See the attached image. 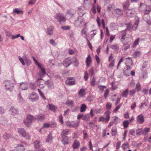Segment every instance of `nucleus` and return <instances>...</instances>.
<instances>
[{
	"instance_id": "nucleus-26",
	"label": "nucleus",
	"mask_w": 151,
	"mask_h": 151,
	"mask_svg": "<svg viewBox=\"0 0 151 151\" xmlns=\"http://www.w3.org/2000/svg\"><path fill=\"white\" fill-rule=\"evenodd\" d=\"M45 117V116L44 115L40 114L37 116L36 118L34 117V119H37L38 120L41 121L44 119Z\"/></svg>"
},
{
	"instance_id": "nucleus-3",
	"label": "nucleus",
	"mask_w": 151,
	"mask_h": 151,
	"mask_svg": "<svg viewBox=\"0 0 151 151\" xmlns=\"http://www.w3.org/2000/svg\"><path fill=\"white\" fill-rule=\"evenodd\" d=\"M54 17L59 22L61 23L62 22H64L66 21V19L62 14L60 13L56 14Z\"/></svg>"
},
{
	"instance_id": "nucleus-36",
	"label": "nucleus",
	"mask_w": 151,
	"mask_h": 151,
	"mask_svg": "<svg viewBox=\"0 0 151 151\" xmlns=\"http://www.w3.org/2000/svg\"><path fill=\"white\" fill-rule=\"evenodd\" d=\"M13 12L17 14H19L20 13H21V14H23V11L22 10H19L18 8H16L14 9Z\"/></svg>"
},
{
	"instance_id": "nucleus-51",
	"label": "nucleus",
	"mask_w": 151,
	"mask_h": 151,
	"mask_svg": "<svg viewBox=\"0 0 151 151\" xmlns=\"http://www.w3.org/2000/svg\"><path fill=\"white\" fill-rule=\"evenodd\" d=\"M58 119L59 120V121L61 124H63V117L62 115H59L58 116Z\"/></svg>"
},
{
	"instance_id": "nucleus-48",
	"label": "nucleus",
	"mask_w": 151,
	"mask_h": 151,
	"mask_svg": "<svg viewBox=\"0 0 151 151\" xmlns=\"http://www.w3.org/2000/svg\"><path fill=\"white\" fill-rule=\"evenodd\" d=\"M73 10H67V13L70 15H74V14L75 13V12H72Z\"/></svg>"
},
{
	"instance_id": "nucleus-40",
	"label": "nucleus",
	"mask_w": 151,
	"mask_h": 151,
	"mask_svg": "<svg viewBox=\"0 0 151 151\" xmlns=\"http://www.w3.org/2000/svg\"><path fill=\"white\" fill-rule=\"evenodd\" d=\"M139 40V38H137L136 40H135L134 41V42L133 44L132 47H133L134 48L136 46H137L138 44V42Z\"/></svg>"
},
{
	"instance_id": "nucleus-12",
	"label": "nucleus",
	"mask_w": 151,
	"mask_h": 151,
	"mask_svg": "<svg viewBox=\"0 0 151 151\" xmlns=\"http://www.w3.org/2000/svg\"><path fill=\"white\" fill-rule=\"evenodd\" d=\"M86 62V66L88 68L89 67L92 62L91 58L90 55H89L87 58Z\"/></svg>"
},
{
	"instance_id": "nucleus-9",
	"label": "nucleus",
	"mask_w": 151,
	"mask_h": 151,
	"mask_svg": "<svg viewBox=\"0 0 151 151\" xmlns=\"http://www.w3.org/2000/svg\"><path fill=\"white\" fill-rule=\"evenodd\" d=\"M137 122L139 124H142L144 122V116L142 114H140L136 118Z\"/></svg>"
},
{
	"instance_id": "nucleus-14",
	"label": "nucleus",
	"mask_w": 151,
	"mask_h": 151,
	"mask_svg": "<svg viewBox=\"0 0 151 151\" xmlns=\"http://www.w3.org/2000/svg\"><path fill=\"white\" fill-rule=\"evenodd\" d=\"M135 11L134 9H127L126 10V13L127 16L132 17L134 14Z\"/></svg>"
},
{
	"instance_id": "nucleus-39",
	"label": "nucleus",
	"mask_w": 151,
	"mask_h": 151,
	"mask_svg": "<svg viewBox=\"0 0 151 151\" xmlns=\"http://www.w3.org/2000/svg\"><path fill=\"white\" fill-rule=\"evenodd\" d=\"M110 62V63L108 67L110 68L114 66L115 64V60H112Z\"/></svg>"
},
{
	"instance_id": "nucleus-18",
	"label": "nucleus",
	"mask_w": 151,
	"mask_h": 151,
	"mask_svg": "<svg viewBox=\"0 0 151 151\" xmlns=\"http://www.w3.org/2000/svg\"><path fill=\"white\" fill-rule=\"evenodd\" d=\"M9 112L11 114L13 115L17 114L18 113L17 111L13 107H11L10 109Z\"/></svg>"
},
{
	"instance_id": "nucleus-15",
	"label": "nucleus",
	"mask_w": 151,
	"mask_h": 151,
	"mask_svg": "<svg viewBox=\"0 0 151 151\" xmlns=\"http://www.w3.org/2000/svg\"><path fill=\"white\" fill-rule=\"evenodd\" d=\"M86 94L85 89L83 88H81L79 91L78 95L80 97H81L84 96Z\"/></svg>"
},
{
	"instance_id": "nucleus-41",
	"label": "nucleus",
	"mask_w": 151,
	"mask_h": 151,
	"mask_svg": "<svg viewBox=\"0 0 151 151\" xmlns=\"http://www.w3.org/2000/svg\"><path fill=\"white\" fill-rule=\"evenodd\" d=\"M10 137V135L7 133H5L3 136V138L5 139H9Z\"/></svg>"
},
{
	"instance_id": "nucleus-34",
	"label": "nucleus",
	"mask_w": 151,
	"mask_h": 151,
	"mask_svg": "<svg viewBox=\"0 0 151 151\" xmlns=\"http://www.w3.org/2000/svg\"><path fill=\"white\" fill-rule=\"evenodd\" d=\"M110 47L111 49L114 50L116 51H118L119 49V46L116 45H112Z\"/></svg>"
},
{
	"instance_id": "nucleus-64",
	"label": "nucleus",
	"mask_w": 151,
	"mask_h": 151,
	"mask_svg": "<svg viewBox=\"0 0 151 151\" xmlns=\"http://www.w3.org/2000/svg\"><path fill=\"white\" fill-rule=\"evenodd\" d=\"M136 92V91L134 89H132L130 91L129 93L131 95L134 96V94Z\"/></svg>"
},
{
	"instance_id": "nucleus-4",
	"label": "nucleus",
	"mask_w": 151,
	"mask_h": 151,
	"mask_svg": "<svg viewBox=\"0 0 151 151\" xmlns=\"http://www.w3.org/2000/svg\"><path fill=\"white\" fill-rule=\"evenodd\" d=\"M34 117L30 115L27 116V118L24 121V124L28 127L32 124V121L34 119Z\"/></svg>"
},
{
	"instance_id": "nucleus-56",
	"label": "nucleus",
	"mask_w": 151,
	"mask_h": 151,
	"mask_svg": "<svg viewBox=\"0 0 151 151\" xmlns=\"http://www.w3.org/2000/svg\"><path fill=\"white\" fill-rule=\"evenodd\" d=\"M89 74L91 75V76H93L94 73L93 68H91L89 71Z\"/></svg>"
},
{
	"instance_id": "nucleus-13",
	"label": "nucleus",
	"mask_w": 151,
	"mask_h": 151,
	"mask_svg": "<svg viewBox=\"0 0 151 151\" xmlns=\"http://www.w3.org/2000/svg\"><path fill=\"white\" fill-rule=\"evenodd\" d=\"M80 146V142L77 140H75L73 144L72 147L74 149H77Z\"/></svg>"
},
{
	"instance_id": "nucleus-59",
	"label": "nucleus",
	"mask_w": 151,
	"mask_h": 151,
	"mask_svg": "<svg viewBox=\"0 0 151 151\" xmlns=\"http://www.w3.org/2000/svg\"><path fill=\"white\" fill-rule=\"evenodd\" d=\"M129 72L127 70H125L124 72V74L127 76H129Z\"/></svg>"
},
{
	"instance_id": "nucleus-47",
	"label": "nucleus",
	"mask_w": 151,
	"mask_h": 151,
	"mask_svg": "<svg viewBox=\"0 0 151 151\" xmlns=\"http://www.w3.org/2000/svg\"><path fill=\"white\" fill-rule=\"evenodd\" d=\"M114 83L113 82H112L111 83V89L112 90H114L117 88V85H114Z\"/></svg>"
},
{
	"instance_id": "nucleus-17",
	"label": "nucleus",
	"mask_w": 151,
	"mask_h": 151,
	"mask_svg": "<svg viewBox=\"0 0 151 151\" xmlns=\"http://www.w3.org/2000/svg\"><path fill=\"white\" fill-rule=\"evenodd\" d=\"M141 53L140 51L138 50L135 51L133 54V57L134 58L137 57H140L141 56Z\"/></svg>"
},
{
	"instance_id": "nucleus-28",
	"label": "nucleus",
	"mask_w": 151,
	"mask_h": 151,
	"mask_svg": "<svg viewBox=\"0 0 151 151\" xmlns=\"http://www.w3.org/2000/svg\"><path fill=\"white\" fill-rule=\"evenodd\" d=\"M74 101L72 100H68L65 103L66 105L68 106H72L73 105Z\"/></svg>"
},
{
	"instance_id": "nucleus-29",
	"label": "nucleus",
	"mask_w": 151,
	"mask_h": 151,
	"mask_svg": "<svg viewBox=\"0 0 151 151\" xmlns=\"http://www.w3.org/2000/svg\"><path fill=\"white\" fill-rule=\"evenodd\" d=\"M122 148L124 150H126L129 147V144L126 142L122 144Z\"/></svg>"
},
{
	"instance_id": "nucleus-21",
	"label": "nucleus",
	"mask_w": 151,
	"mask_h": 151,
	"mask_svg": "<svg viewBox=\"0 0 151 151\" xmlns=\"http://www.w3.org/2000/svg\"><path fill=\"white\" fill-rule=\"evenodd\" d=\"M68 123H70V124H68V126L77 128L78 126V124L74 122H68Z\"/></svg>"
},
{
	"instance_id": "nucleus-2",
	"label": "nucleus",
	"mask_w": 151,
	"mask_h": 151,
	"mask_svg": "<svg viewBox=\"0 0 151 151\" xmlns=\"http://www.w3.org/2000/svg\"><path fill=\"white\" fill-rule=\"evenodd\" d=\"M136 19L135 21L134 24L133 26H132V24L131 23H129L127 24V30H131L133 29L135 30L137 29L139 22V18L137 17L135 18Z\"/></svg>"
},
{
	"instance_id": "nucleus-16",
	"label": "nucleus",
	"mask_w": 151,
	"mask_h": 151,
	"mask_svg": "<svg viewBox=\"0 0 151 151\" xmlns=\"http://www.w3.org/2000/svg\"><path fill=\"white\" fill-rule=\"evenodd\" d=\"M110 113L109 111H106L104 113V114L106 115L105 117V118L106 123H107L109 120L110 118Z\"/></svg>"
},
{
	"instance_id": "nucleus-35",
	"label": "nucleus",
	"mask_w": 151,
	"mask_h": 151,
	"mask_svg": "<svg viewBox=\"0 0 151 151\" xmlns=\"http://www.w3.org/2000/svg\"><path fill=\"white\" fill-rule=\"evenodd\" d=\"M86 108V105L84 104H82L81 107V112H84Z\"/></svg>"
},
{
	"instance_id": "nucleus-25",
	"label": "nucleus",
	"mask_w": 151,
	"mask_h": 151,
	"mask_svg": "<svg viewBox=\"0 0 151 151\" xmlns=\"http://www.w3.org/2000/svg\"><path fill=\"white\" fill-rule=\"evenodd\" d=\"M48 106H49V109L50 110L53 111H55V110L57 109L56 106L53 105L49 104Z\"/></svg>"
},
{
	"instance_id": "nucleus-53",
	"label": "nucleus",
	"mask_w": 151,
	"mask_h": 151,
	"mask_svg": "<svg viewBox=\"0 0 151 151\" xmlns=\"http://www.w3.org/2000/svg\"><path fill=\"white\" fill-rule=\"evenodd\" d=\"M95 59L97 62L98 65H99L100 62V59L99 57L97 55H95Z\"/></svg>"
},
{
	"instance_id": "nucleus-45",
	"label": "nucleus",
	"mask_w": 151,
	"mask_h": 151,
	"mask_svg": "<svg viewBox=\"0 0 151 151\" xmlns=\"http://www.w3.org/2000/svg\"><path fill=\"white\" fill-rule=\"evenodd\" d=\"M115 12L116 14L119 15H122L123 14L122 11L119 9H117L115 10Z\"/></svg>"
},
{
	"instance_id": "nucleus-5",
	"label": "nucleus",
	"mask_w": 151,
	"mask_h": 151,
	"mask_svg": "<svg viewBox=\"0 0 151 151\" xmlns=\"http://www.w3.org/2000/svg\"><path fill=\"white\" fill-rule=\"evenodd\" d=\"M18 132L22 136L25 137L27 139H29L30 138L29 135L28 133H27L24 129L22 128L18 129Z\"/></svg>"
},
{
	"instance_id": "nucleus-37",
	"label": "nucleus",
	"mask_w": 151,
	"mask_h": 151,
	"mask_svg": "<svg viewBox=\"0 0 151 151\" xmlns=\"http://www.w3.org/2000/svg\"><path fill=\"white\" fill-rule=\"evenodd\" d=\"M143 134L142 129H137L136 130V135H140Z\"/></svg>"
},
{
	"instance_id": "nucleus-54",
	"label": "nucleus",
	"mask_w": 151,
	"mask_h": 151,
	"mask_svg": "<svg viewBox=\"0 0 151 151\" xmlns=\"http://www.w3.org/2000/svg\"><path fill=\"white\" fill-rule=\"evenodd\" d=\"M95 78L93 77V78L92 80L91 81V86H93L95 84Z\"/></svg>"
},
{
	"instance_id": "nucleus-1",
	"label": "nucleus",
	"mask_w": 151,
	"mask_h": 151,
	"mask_svg": "<svg viewBox=\"0 0 151 151\" xmlns=\"http://www.w3.org/2000/svg\"><path fill=\"white\" fill-rule=\"evenodd\" d=\"M122 37L121 40L124 45H127L131 40V38L130 37H127L126 36V31H123L121 32Z\"/></svg>"
},
{
	"instance_id": "nucleus-24",
	"label": "nucleus",
	"mask_w": 151,
	"mask_h": 151,
	"mask_svg": "<svg viewBox=\"0 0 151 151\" xmlns=\"http://www.w3.org/2000/svg\"><path fill=\"white\" fill-rule=\"evenodd\" d=\"M129 89L127 88L123 91L121 93L122 96L123 97H127L129 94Z\"/></svg>"
},
{
	"instance_id": "nucleus-11",
	"label": "nucleus",
	"mask_w": 151,
	"mask_h": 151,
	"mask_svg": "<svg viewBox=\"0 0 151 151\" xmlns=\"http://www.w3.org/2000/svg\"><path fill=\"white\" fill-rule=\"evenodd\" d=\"M66 84L69 85H73L75 84V81L73 78H68L66 81Z\"/></svg>"
},
{
	"instance_id": "nucleus-58",
	"label": "nucleus",
	"mask_w": 151,
	"mask_h": 151,
	"mask_svg": "<svg viewBox=\"0 0 151 151\" xmlns=\"http://www.w3.org/2000/svg\"><path fill=\"white\" fill-rule=\"evenodd\" d=\"M109 92V91L108 89H107L105 91L104 96L105 98H106Z\"/></svg>"
},
{
	"instance_id": "nucleus-27",
	"label": "nucleus",
	"mask_w": 151,
	"mask_h": 151,
	"mask_svg": "<svg viewBox=\"0 0 151 151\" xmlns=\"http://www.w3.org/2000/svg\"><path fill=\"white\" fill-rule=\"evenodd\" d=\"M54 28L52 26H50L47 29V33L49 35H52Z\"/></svg>"
},
{
	"instance_id": "nucleus-43",
	"label": "nucleus",
	"mask_w": 151,
	"mask_h": 151,
	"mask_svg": "<svg viewBox=\"0 0 151 151\" xmlns=\"http://www.w3.org/2000/svg\"><path fill=\"white\" fill-rule=\"evenodd\" d=\"M38 92L39 93L40 95V96L43 98V99L45 100L46 99V98L44 95V94L39 89H38Z\"/></svg>"
},
{
	"instance_id": "nucleus-60",
	"label": "nucleus",
	"mask_w": 151,
	"mask_h": 151,
	"mask_svg": "<svg viewBox=\"0 0 151 151\" xmlns=\"http://www.w3.org/2000/svg\"><path fill=\"white\" fill-rule=\"evenodd\" d=\"M122 104H121L120 106L118 105L113 110V112L116 113L117 112L118 110L119 109L120 106Z\"/></svg>"
},
{
	"instance_id": "nucleus-8",
	"label": "nucleus",
	"mask_w": 151,
	"mask_h": 151,
	"mask_svg": "<svg viewBox=\"0 0 151 151\" xmlns=\"http://www.w3.org/2000/svg\"><path fill=\"white\" fill-rule=\"evenodd\" d=\"M4 84L6 89H11L13 87V83L10 81H6L4 82Z\"/></svg>"
},
{
	"instance_id": "nucleus-10",
	"label": "nucleus",
	"mask_w": 151,
	"mask_h": 151,
	"mask_svg": "<svg viewBox=\"0 0 151 151\" xmlns=\"http://www.w3.org/2000/svg\"><path fill=\"white\" fill-rule=\"evenodd\" d=\"M37 86L40 88H42L44 87V81L41 78H39L37 80Z\"/></svg>"
},
{
	"instance_id": "nucleus-61",
	"label": "nucleus",
	"mask_w": 151,
	"mask_h": 151,
	"mask_svg": "<svg viewBox=\"0 0 151 151\" xmlns=\"http://www.w3.org/2000/svg\"><path fill=\"white\" fill-rule=\"evenodd\" d=\"M98 88H99L100 90L101 91H103L104 89V88H106V87L105 86H98ZM103 92H102V93Z\"/></svg>"
},
{
	"instance_id": "nucleus-46",
	"label": "nucleus",
	"mask_w": 151,
	"mask_h": 151,
	"mask_svg": "<svg viewBox=\"0 0 151 151\" xmlns=\"http://www.w3.org/2000/svg\"><path fill=\"white\" fill-rule=\"evenodd\" d=\"M123 125L125 128H127L129 124V122L127 120L124 121L123 122Z\"/></svg>"
},
{
	"instance_id": "nucleus-38",
	"label": "nucleus",
	"mask_w": 151,
	"mask_h": 151,
	"mask_svg": "<svg viewBox=\"0 0 151 151\" xmlns=\"http://www.w3.org/2000/svg\"><path fill=\"white\" fill-rule=\"evenodd\" d=\"M127 45H124L122 47V50L125 51L129 48L130 47V44H127Z\"/></svg>"
},
{
	"instance_id": "nucleus-55",
	"label": "nucleus",
	"mask_w": 151,
	"mask_h": 151,
	"mask_svg": "<svg viewBox=\"0 0 151 151\" xmlns=\"http://www.w3.org/2000/svg\"><path fill=\"white\" fill-rule=\"evenodd\" d=\"M87 44L88 46V47H89V48H90V49L91 50H92V46L90 43V42L89 41L88 39H87Z\"/></svg>"
},
{
	"instance_id": "nucleus-23",
	"label": "nucleus",
	"mask_w": 151,
	"mask_h": 151,
	"mask_svg": "<svg viewBox=\"0 0 151 151\" xmlns=\"http://www.w3.org/2000/svg\"><path fill=\"white\" fill-rule=\"evenodd\" d=\"M34 145L35 148L39 149L41 146V143L38 140H36L34 142Z\"/></svg>"
},
{
	"instance_id": "nucleus-42",
	"label": "nucleus",
	"mask_w": 151,
	"mask_h": 151,
	"mask_svg": "<svg viewBox=\"0 0 151 151\" xmlns=\"http://www.w3.org/2000/svg\"><path fill=\"white\" fill-rule=\"evenodd\" d=\"M89 114H87L85 115H83V120H85V121H87L88 120L89 118Z\"/></svg>"
},
{
	"instance_id": "nucleus-49",
	"label": "nucleus",
	"mask_w": 151,
	"mask_h": 151,
	"mask_svg": "<svg viewBox=\"0 0 151 151\" xmlns=\"http://www.w3.org/2000/svg\"><path fill=\"white\" fill-rule=\"evenodd\" d=\"M51 124H49L47 123H45L42 127V128H48L50 127H51Z\"/></svg>"
},
{
	"instance_id": "nucleus-57",
	"label": "nucleus",
	"mask_w": 151,
	"mask_h": 151,
	"mask_svg": "<svg viewBox=\"0 0 151 151\" xmlns=\"http://www.w3.org/2000/svg\"><path fill=\"white\" fill-rule=\"evenodd\" d=\"M129 6V3L128 1H127L125 4L123 5L124 9H126Z\"/></svg>"
},
{
	"instance_id": "nucleus-30",
	"label": "nucleus",
	"mask_w": 151,
	"mask_h": 151,
	"mask_svg": "<svg viewBox=\"0 0 151 151\" xmlns=\"http://www.w3.org/2000/svg\"><path fill=\"white\" fill-rule=\"evenodd\" d=\"M111 134L113 136H116L117 133V129L116 127L112 128L111 131Z\"/></svg>"
},
{
	"instance_id": "nucleus-7",
	"label": "nucleus",
	"mask_w": 151,
	"mask_h": 151,
	"mask_svg": "<svg viewBox=\"0 0 151 151\" xmlns=\"http://www.w3.org/2000/svg\"><path fill=\"white\" fill-rule=\"evenodd\" d=\"M29 99L32 102L36 101L38 99V96L35 93L30 94L29 97Z\"/></svg>"
},
{
	"instance_id": "nucleus-31",
	"label": "nucleus",
	"mask_w": 151,
	"mask_h": 151,
	"mask_svg": "<svg viewBox=\"0 0 151 151\" xmlns=\"http://www.w3.org/2000/svg\"><path fill=\"white\" fill-rule=\"evenodd\" d=\"M69 130L68 129L63 130L61 132V134L62 137L65 136L67 135L68 134Z\"/></svg>"
},
{
	"instance_id": "nucleus-22",
	"label": "nucleus",
	"mask_w": 151,
	"mask_h": 151,
	"mask_svg": "<svg viewBox=\"0 0 151 151\" xmlns=\"http://www.w3.org/2000/svg\"><path fill=\"white\" fill-rule=\"evenodd\" d=\"M17 151H24L25 149L24 147L22 145H19L16 147Z\"/></svg>"
},
{
	"instance_id": "nucleus-6",
	"label": "nucleus",
	"mask_w": 151,
	"mask_h": 151,
	"mask_svg": "<svg viewBox=\"0 0 151 151\" xmlns=\"http://www.w3.org/2000/svg\"><path fill=\"white\" fill-rule=\"evenodd\" d=\"M72 62V60L71 58H67L64 59L63 62V64L65 67L67 68L71 64Z\"/></svg>"
},
{
	"instance_id": "nucleus-62",
	"label": "nucleus",
	"mask_w": 151,
	"mask_h": 151,
	"mask_svg": "<svg viewBox=\"0 0 151 151\" xmlns=\"http://www.w3.org/2000/svg\"><path fill=\"white\" fill-rule=\"evenodd\" d=\"M112 106V104L111 103L108 102L106 105V108L107 109H109Z\"/></svg>"
},
{
	"instance_id": "nucleus-52",
	"label": "nucleus",
	"mask_w": 151,
	"mask_h": 151,
	"mask_svg": "<svg viewBox=\"0 0 151 151\" xmlns=\"http://www.w3.org/2000/svg\"><path fill=\"white\" fill-rule=\"evenodd\" d=\"M88 73L87 71L85 72V74L84 76V78L86 81H87L88 79Z\"/></svg>"
},
{
	"instance_id": "nucleus-63",
	"label": "nucleus",
	"mask_w": 151,
	"mask_h": 151,
	"mask_svg": "<svg viewBox=\"0 0 151 151\" xmlns=\"http://www.w3.org/2000/svg\"><path fill=\"white\" fill-rule=\"evenodd\" d=\"M19 61H20L21 63H22V64L23 65H25V63L23 59V58H21L20 57H19Z\"/></svg>"
},
{
	"instance_id": "nucleus-33",
	"label": "nucleus",
	"mask_w": 151,
	"mask_h": 151,
	"mask_svg": "<svg viewBox=\"0 0 151 151\" xmlns=\"http://www.w3.org/2000/svg\"><path fill=\"white\" fill-rule=\"evenodd\" d=\"M52 139V136L51 134H49L47 136L46 141L48 143H51Z\"/></svg>"
},
{
	"instance_id": "nucleus-32",
	"label": "nucleus",
	"mask_w": 151,
	"mask_h": 151,
	"mask_svg": "<svg viewBox=\"0 0 151 151\" xmlns=\"http://www.w3.org/2000/svg\"><path fill=\"white\" fill-rule=\"evenodd\" d=\"M150 130L149 128H145L144 129H142L143 134L145 135L147 134Z\"/></svg>"
},
{
	"instance_id": "nucleus-50",
	"label": "nucleus",
	"mask_w": 151,
	"mask_h": 151,
	"mask_svg": "<svg viewBox=\"0 0 151 151\" xmlns=\"http://www.w3.org/2000/svg\"><path fill=\"white\" fill-rule=\"evenodd\" d=\"M113 58H114L113 55L112 53H111L110 54V55L109 57V58H108L109 61V62L111 61V60H114V59H113Z\"/></svg>"
},
{
	"instance_id": "nucleus-44",
	"label": "nucleus",
	"mask_w": 151,
	"mask_h": 151,
	"mask_svg": "<svg viewBox=\"0 0 151 151\" xmlns=\"http://www.w3.org/2000/svg\"><path fill=\"white\" fill-rule=\"evenodd\" d=\"M136 89L137 91H139L141 89V86L140 85V83L139 82H138L136 85V86L135 88Z\"/></svg>"
},
{
	"instance_id": "nucleus-19",
	"label": "nucleus",
	"mask_w": 151,
	"mask_h": 151,
	"mask_svg": "<svg viewBox=\"0 0 151 151\" xmlns=\"http://www.w3.org/2000/svg\"><path fill=\"white\" fill-rule=\"evenodd\" d=\"M63 138L62 142L63 143L64 145L67 144L68 143L69 138L67 136L62 137Z\"/></svg>"
},
{
	"instance_id": "nucleus-20",
	"label": "nucleus",
	"mask_w": 151,
	"mask_h": 151,
	"mask_svg": "<svg viewBox=\"0 0 151 151\" xmlns=\"http://www.w3.org/2000/svg\"><path fill=\"white\" fill-rule=\"evenodd\" d=\"M38 67L41 70L40 72V76L45 75L46 73L45 69L41 66V65H40Z\"/></svg>"
}]
</instances>
